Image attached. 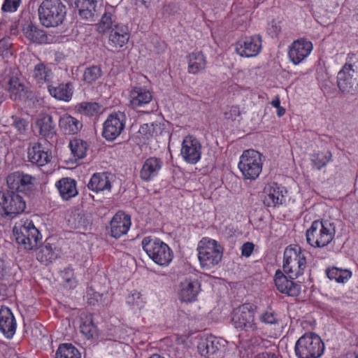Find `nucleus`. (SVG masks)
<instances>
[{"label":"nucleus","mask_w":358,"mask_h":358,"mask_svg":"<svg viewBox=\"0 0 358 358\" xmlns=\"http://www.w3.org/2000/svg\"><path fill=\"white\" fill-rule=\"evenodd\" d=\"M26 203L23 198L14 192L0 191V215L13 217L24 212Z\"/></svg>","instance_id":"obj_9"},{"label":"nucleus","mask_w":358,"mask_h":358,"mask_svg":"<svg viewBox=\"0 0 358 358\" xmlns=\"http://www.w3.org/2000/svg\"><path fill=\"white\" fill-rule=\"evenodd\" d=\"M141 245L149 258L160 266H168L173 260L172 250L159 238L152 236H145L141 241Z\"/></svg>","instance_id":"obj_2"},{"label":"nucleus","mask_w":358,"mask_h":358,"mask_svg":"<svg viewBox=\"0 0 358 358\" xmlns=\"http://www.w3.org/2000/svg\"><path fill=\"white\" fill-rule=\"evenodd\" d=\"M115 8L113 6L105 8L103 14L101 16L100 22L97 24V29L99 32H105L111 29L114 22Z\"/></svg>","instance_id":"obj_39"},{"label":"nucleus","mask_w":358,"mask_h":358,"mask_svg":"<svg viewBox=\"0 0 358 358\" xmlns=\"http://www.w3.org/2000/svg\"><path fill=\"white\" fill-rule=\"evenodd\" d=\"M76 181L71 178H63L56 182L55 186L63 200L68 201L78 194Z\"/></svg>","instance_id":"obj_31"},{"label":"nucleus","mask_w":358,"mask_h":358,"mask_svg":"<svg viewBox=\"0 0 358 358\" xmlns=\"http://www.w3.org/2000/svg\"><path fill=\"white\" fill-rule=\"evenodd\" d=\"M69 148L75 160L83 159L86 157L88 145L86 141L80 138H73L69 142Z\"/></svg>","instance_id":"obj_38"},{"label":"nucleus","mask_w":358,"mask_h":358,"mask_svg":"<svg viewBox=\"0 0 358 358\" xmlns=\"http://www.w3.org/2000/svg\"><path fill=\"white\" fill-rule=\"evenodd\" d=\"M113 178V175L108 172L95 173L91 176L87 187L96 194L109 193L112 189Z\"/></svg>","instance_id":"obj_18"},{"label":"nucleus","mask_w":358,"mask_h":358,"mask_svg":"<svg viewBox=\"0 0 358 358\" xmlns=\"http://www.w3.org/2000/svg\"><path fill=\"white\" fill-rule=\"evenodd\" d=\"M38 17L45 27H56L62 24L66 15V7L61 0H44L39 6Z\"/></svg>","instance_id":"obj_3"},{"label":"nucleus","mask_w":358,"mask_h":358,"mask_svg":"<svg viewBox=\"0 0 358 358\" xmlns=\"http://www.w3.org/2000/svg\"><path fill=\"white\" fill-rule=\"evenodd\" d=\"M258 318L262 323L266 325H278L280 321L278 315L271 307H268L262 311Z\"/></svg>","instance_id":"obj_42"},{"label":"nucleus","mask_w":358,"mask_h":358,"mask_svg":"<svg viewBox=\"0 0 358 358\" xmlns=\"http://www.w3.org/2000/svg\"><path fill=\"white\" fill-rule=\"evenodd\" d=\"M20 3L21 0H4L1 10L3 12H15L20 6Z\"/></svg>","instance_id":"obj_53"},{"label":"nucleus","mask_w":358,"mask_h":358,"mask_svg":"<svg viewBox=\"0 0 358 358\" xmlns=\"http://www.w3.org/2000/svg\"><path fill=\"white\" fill-rule=\"evenodd\" d=\"M222 257V251L203 252V268H209L217 264Z\"/></svg>","instance_id":"obj_46"},{"label":"nucleus","mask_w":358,"mask_h":358,"mask_svg":"<svg viewBox=\"0 0 358 358\" xmlns=\"http://www.w3.org/2000/svg\"><path fill=\"white\" fill-rule=\"evenodd\" d=\"M32 76L38 84L50 83L52 78L51 69L45 63L39 62L34 66Z\"/></svg>","instance_id":"obj_35"},{"label":"nucleus","mask_w":358,"mask_h":358,"mask_svg":"<svg viewBox=\"0 0 358 358\" xmlns=\"http://www.w3.org/2000/svg\"><path fill=\"white\" fill-rule=\"evenodd\" d=\"M6 182L13 192L28 194L34 189L36 178L23 171H15L7 176Z\"/></svg>","instance_id":"obj_11"},{"label":"nucleus","mask_w":358,"mask_h":358,"mask_svg":"<svg viewBox=\"0 0 358 358\" xmlns=\"http://www.w3.org/2000/svg\"><path fill=\"white\" fill-rule=\"evenodd\" d=\"M36 127L41 136L48 139H53L57 135L56 125L50 115H43L36 120Z\"/></svg>","instance_id":"obj_29"},{"label":"nucleus","mask_w":358,"mask_h":358,"mask_svg":"<svg viewBox=\"0 0 358 358\" xmlns=\"http://www.w3.org/2000/svg\"><path fill=\"white\" fill-rule=\"evenodd\" d=\"M27 158L28 162L41 168L50 163L52 157V152L46 150L42 144L35 143L28 148Z\"/></svg>","instance_id":"obj_19"},{"label":"nucleus","mask_w":358,"mask_h":358,"mask_svg":"<svg viewBox=\"0 0 358 358\" xmlns=\"http://www.w3.org/2000/svg\"><path fill=\"white\" fill-rule=\"evenodd\" d=\"M285 113V109L280 106V108H277V115L278 117H282Z\"/></svg>","instance_id":"obj_59"},{"label":"nucleus","mask_w":358,"mask_h":358,"mask_svg":"<svg viewBox=\"0 0 358 358\" xmlns=\"http://www.w3.org/2000/svg\"><path fill=\"white\" fill-rule=\"evenodd\" d=\"M211 251H222L220 245L215 240L203 238V252L210 253Z\"/></svg>","instance_id":"obj_52"},{"label":"nucleus","mask_w":358,"mask_h":358,"mask_svg":"<svg viewBox=\"0 0 358 358\" xmlns=\"http://www.w3.org/2000/svg\"><path fill=\"white\" fill-rule=\"evenodd\" d=\"M188 71L190 73H197L201 70V53H191L188 56Z\"/></svg>","instance_id":"obj_48"},{"label":"nucleus","mask_w":358,"mask_h":358,"mask_svg":"<svg viewBox=\"0 0 358 358\" xmlns=\"http://www.w3.org/2000/svg\"><path fill=\"white\" fill-rule=\"evenodd\" d=\"M13 235L16 242L30 250L36 247L41 239V234L32 220H21L13 227Z\"/></svg>","instance_id":"obj_4"},{"label":"nucleus","mask_w":358,"mask_h":358,"mask_svg":"<svg viewBox=\"0 0 358 358\" xmlns=\"http://www.w3.org/2000/svg\"><path fill=\"white\" fill-rule=\"evenodd\" d=\"M224 341L213 335L207 336L203 343V353L206 358H222L224 350Z\"/></svg>","instance_id":"obj_26"},{"label":"nucleus","mask_w":358,"mask_h":358,"mask_svg":"<svg viewBox=\"0 0 358 358\" xmlns=\"http://www.w3.org/2000/svg\"><path fill=\"white\" fill-rule=\"evenodd\" d=\"M126 116L124 113L114 112L110 114L103 124L102 136L109 141L116 139L124 130Z\"/></svg>","instance_id":"obj_10"},{"label":"nucleus","mask_w":358,"mask_h":358,"mask_svg":"<svg viewBox=\"0 0 358 358\" xmlns=\"http://www.w3.org/2000/svg\"><path fill=\"white\" fill-rule=\"evenodd\" d=\"M62 253L59 240L56 237H48L44 244L39 248L36 253V259L38 262L45 265L57 259Z\"/></svg>","instance_id":"obj_12"},{"label":"nucleus","mask_w":358,"mask_h":358,"mask_svg":"<svg viewBox=\"0 0 358 358\" xmlns=\"http://www.w3.org/2000/svg\"><path fill=\"white\" fill-rule=\"evenodd\" d=\"M333 159V155L329 150L318 151L311 155L310 162L313 167L321 170Z\"/></svg>","instance_id":"obj_36"},{"label":"nucleus","mask_w":358,"mask_h":358,"mask_svg":"<svg viewBox=\"0 0 358 358\" xmlns=\"http://www.w3.org/2000/svg\"><path fill=\"white\" fill-rule=\"evenodd\" d=\"M17 322L11 310L5 306L0 307V331L8 339L14 336Z\"/></svg>","instance_id":"obj_21"},{"label":"nucleus","mask_w":358,"mask_h":358,"mask_svg":"<svg viewBox=\"0 0 358 358\" xmlns=\"http://www.w3.org/2000/svg\"><path fill=\"white\" fill-rule=\"evenodd\" d=\"M274 282L277 289L289 296H297L301 292V285L288 280L283 273L278 270L275 272Z\"/></svg>","instance_id":"obj_25"},{"label":"nucleus","mask_w":358,"mask_h":358,"mask_svg":"<svg viewBox=\"0 0 358 358\" xmlns=\"http://www.w3.org/2000/svg\"><path fill=\"white\" fill-rule=\"evenodd\" d=\"M257 309V306L251 303H245L235 308L232 317L234 327L248 332L257 331L258 324L255 320Z\"/></svg>","instance_id":"obj_8"},{"label":"nucleus","mask_w":358,"mask_h":358,"mask_svg":"<svg viewBox=\"0 0 358 358\" xmlns=\"http://www.w3.org/2000/svg\"><path fill=\"white\" fill-rule=\"evenodd\" d=\"M99 109L100 106L96 102H83L78 106V112L89 117L96 115L99 113Z\"/></svg>","instance_id":"obj_47"},{"label":"nucleus","mask_w":358,"mask_h":358,"mask_svg":"<svg viewBox=\"0 0 358 358\" xmlns=\"http://www.w3.org/2000/svg\"><path fill=\"white\" fill-rule=\"evenodd\" d=\"M262 37L253 35L240 38L236 43V51L241 57H255L262 50Z\"/></svg>","instance_id":"obj_13"},{"label":"nucleus","mask_w":358,"mask_h":358,"mask_svg":"<svg viewBox=\"0 0 358 358\" xmlns=\"http://www.w3.org/2000/svg\"><path fill=\"white\" fill-rule=\"evenodd\" d=\"M128 97L130 106L136 108L148 105L152 99V94L145 87L134 85L131 86Z\"/></svg>","instance_id":"obj_23"},{"label":"nucleus","mask_w":358,"mask_h":358,"mask_svg":"<svg viewBox=\"0 0 358 358\" xmlns=\"http://www.w3.org/2000/svg\"><path fill=\"white\" fill-rule=\"evenodd\" d=\"M254 358H278V356L271 352H263L258 353Z\"/></svg>","instance_id":"obj_56"},{"label":"nucleus","mask_w":358,"mask_h":358,"mask_svg":"<svg viewBox=\"0 0 358 358\" xmlns=\"http://www.w3.org/2000/svg\"><path fill=\"white\" fill-rule=\"evenodd\" d=\"M181 155L187 162L196 164L201 157L199 142L192 136H186L182 143Z\"/></svg>","instance_id":"obj_20"},{"label":"nucleus","mask_w":358,"mask_h":358,"mask_svg":"<svg viewBox=\"0 0 358 358\" xmlns=\"http://www.w3.org/2000/svg\"><path fill=\"white\" fill-rule=\"evenodd\" d=\"M357 358H358V355H357Z\"/></svg>","instance_id":"obj_63"},{"label":"nucleus","mask_w":358,"mask_h":358,"mask_svg":"<svg viewBox=\"0 0 358 358\" xmlns=\"http://www.w3.org/2000/svg\"><path fill=\"white\" fill-rule=\"evenodd\" d=\"M355 70L352 65L346 63L342 69L338 72L337 76L338 86L344 93H353L356 90V86L358 84L356 79L353 78Z\"/></svg>","instance_id":"obj_22"},{"label":"nucleus","mask_w":358,"mask_h":358,"mask_svg":"<svg viewBox=\"0 0 358 358\" xmlns=\"http://www.w3.org/2000/svg\"><path fill=\"white\" fill-rule=\"evenodd\" d=\"M254 248L255 245L251 242L244 243L241 248V255L245 257H249L252 255Z\"/></svg>","instance_id":"obj_54"},{"label":"nucleus","mask_w":358,"mask_h":358,"mask_svg":"<svg viewBox=\"0 0 358 358\" xmlns=\"http://www.w3.org/2000/svg\"><path fill=\"white\" fill-rule=\"evenodd\" d=\"M294 350L298 358H319L324 353V344L320 336L308 333L298 339Z\"/></svg>","instance_id":"obj_6"},{"label":"nucleus","mask_w":358,"mask_h":358,"mask_svg":"<svg viewBox=\"0 0 358 358\" xmlns=\"http://www.w3.org/2000/svg\"><path fill=\"white\" fill-rule=\"evenodd\" d=\"M306 259L298 245L287 247L283 255V271L289 278L296 279L303 273Z\"/></svg>","instance_id":"obj_5"},{"label":"nucleus","mask_w":358,"mask_h":358,"mask_svg":"<svg viewBox=\"0 0 358 358\" xmlns=\"http://www.w3.org/2000/svg\"><path fill=\"white\" fill-rule=\"evenodd\" d=\"M342 358H357V354L355 352H348Z\"/></svg>","instance_id":"obj_60"},{"label":"nucleus","mask_w":358,"mask_h":358,"mask_svg":"<svg viewBox=\"0 0 358 358\" xmlns=\"http://www.w3.org/2000/svg\"><path fill=\"white\" fill-rule=\"evenodd\" d=\"M271 104L275 107V108H280V98L278 96H276L275 98L272 100V101L271 102Z\"/></svg>","instance_id":"obj_58"},{"label":"nucleus","mask_w":358,"mask_h":358,"mask_svg":"<svg viewBox=\"0 0 358 358\" xmlns=\"http://www.w3.org/2000/svg\"><path fill=\"white\" fill-rule=\"evenodd\" d=\"M80 331L87 340L97 337L99 329L94 323L92 314L87 313L81 315Z\"/></svg>","instance_id":"obj_34"},{"label":"nucleus","mask_w":358,"mask_h":358,"mask_svg":"<svg viewBox=\"0 0 358 358\" xmlns=\"http://www.w3.org/2000/svg\"><path fill=\"white\" fill-rule=\"evenodd\" d=\"M59 127L65 135L78 134L83 127L82 122L68 113L62 115L59 120Z\"/></svg>","instance_id":"obj_30"},{"label":"nucleus","mask_w":358,"mask_h":358,"mask_svg":"<svg viewBox=\"0 0 358 358\" xmlns=\"http://www.w3.org/2000/svg\"><path fill=\"white\" fill-rule=\"evenodd\" d=\"M24 31L26 37L33 43H42L47 38V36L44 34L43 31L39 29L34 24H29L24 29Z\"/></svg>","instance_id":"obj_40"},{"label":"nucleus","mask_w":358,"mask_h":358,"mask_svg":"<svg viewBox=\"0 0 358 358\" xmlns=\"http://www.w3.org/2000/svg\"><path fill=\"white\" fill-rule=\"evenodd\" d=\"M148 358H164L159 354H153L150 355Z\"/></svg>","instance_id":"obj_61"},{"label":"nucleus","mask_w":358,"mask_h":358,"mask_svg":"<svg viewBox=\"0 0 358 358\" xmlns=\"http://www.w3.org/2000/svg\"><path fill=\"white\" fill-rule=\"evenodd\" d=\"M163 166L164 162L162 158L149 157L143 162L139 171L140 179L145 182L153 181L159 176Z\"/></svg>","instance_id":"obj_15"},{"label":"nucleus","mask_w":358,"mask_h":358,"mask_svg":"<svg viewBox=\"0 0 358 358\" xmlns=\"http://www.w3.org/2000/svg\"><path fill=\"white\" fill-rule=\"evenodd\" d=\"M131 38V32L127 25L119 23L113 26L108 34V43L110 47L117 50L124 48Z\"/></svg>","instance_id":"obj_17"},{"label":"nucleus","mask_w":358,"mask_h":358,"mask_svg":"<svg viewBox=\"0 0 358 358\" xmlns=\"http://www.w3.org/2000/svg\"><path fill=\"white\" fill-rule=\"evenodd\" d=\"M11 125L15 129L17 134L22 136H26L29 127V122L27 119L17 115H13L11 116Z\"/></svg>","instance_id":"obj_45"},{"label":"nucleus","mask_w":358,"mask_h":358,"mask_svg":"<svg viewBox=\"0 0 358 358\" xmlns=\"http://www.w3.org/2000/svg\"><path fill=\"white\" fill-rule=\"evenodd\" d=\"M263 202L266 207H277L282 204L285 196L281 187L274 182L267 183L263 190Z\"/></svg>","instance_id":"obj_24"},{"label":"nucleus","mask_w":358,"mask_h":358,"mask_svg":"<svg viewBox=\"0 0 358 358\" xmlns=\"http://www.w3.org/2000/svg\"><path fill=\"white\" fill-rule=\"evenodd\" d=\"M355 55L354 53H349L348 55V59H350V60H352V57L355 56Z\"/></svg>","instance_id":"obj_62"},{"label":"nucleus","mask_w":358,"mask_h":358,"mask_svg":"<svg viewBox=\"0 0 358 358\" xmlns=\"http://www.w3.org/2000/svg\"><path fill=\"white\" fill-rule=\"evenodd\" d=\"M6 90L12 100L22 101L27 97L26 87L17 77L10 78Z\"/></svg>","instance_id":"obj_32"},{"label":"nucleus","mask_w":358,"mask_h":358,"mask_svg":"<svg viewBox=\"0 0 358 358\" xmlns=\"http://www.w3.org/2000/svg\"><path fill=\"white\" fill-rule=\"evenodd\" d=\"M63 280L69 288L73 289L77 286V280L74 273V269L71 265H69L61 273Z\"/></svg>","instance_id":"obj_49"},{"label":"nucleus","mask_w":358,"mask_h":358,"mask_svg":"<svg viewBox=\"0 0 358 358\" xmlns=\"http://www.w3.org/2000/svg\"><path fill=\"white\" fill-rule=\"evenodd\" d=\"M196 251H197L198 260L200 262V264H201V259H202V257H201V241L198 242Z\"/></svg>","instance_id":"obj_57"},{"label":"nucleus","mask_w":358,"mask_h":358,"mask_svg":"<svg viewBox=\"0 0 358 358\" xmlns=\"http://www.w3.org/2000/svg\"><path fill=\"white\" fill-rule=\"evenodd\" d=\"M50 94L59 101L69 102L73 96V88L71 83H60L57 87H48Z\"/></svg>","instance_id":"obj_33"},{"label":"nucleus","mask_w":358,"mask_h":358,"mask_svg":"<svg viewBox=\"0 0 358 358\" xmlns=\"http://www.w3.org/2000/svg\"><path fill=\"white\" fill-rule=\"evenodd\" d=\"M335 233L334 227L327 220H315L306 231V243L313 248H324L332 242Z\"/></svg>","instance_id":"obj_1"},{"label":"nucleus","mask_w":358,"mask_h":358,"mask_svg":"<svg viewBox=\"0 0 358 358\" xmlns=\"http://www.w3.org/2000/svg\"><path fill=\"white\" fill-rule=\"evenodd\" d=\"M327 275L330 280H335L338 282H345L348 280L352 273L347 269H340L336 267L328 268L326 271Z\"/></svg>","instance_id":"obj_44"},{"label":"nucleus","mask_w":358,"mask_h":358,"mask_svg":"<svg viewBox=\"0 0 358 358\" xmlns=\"http://www.w3.org/2000/svg\"><path fill=\"white\" fill-rule=\"evenodd\" d=\"M159 125L157 123L143 124L139 129V133L144 136L146 139H149L153 136H156L158 134L157 128Z\"/></svg>","instance_id":"obj_50"},{"label":"nucleus","mask_w":358,"mask_h":358,"mask_svg":"<svg viewBox=\"0 0 358 358\" xmlns=\"http://www.w3.org/2000/svg\"><path fill=\"white\" fill-rule=\"evenodd\" d=\"M102 76L100 66L92 65L85 69L83 73V80L87 84L96 83Z\"/></svg>","instance_id":"obj_43"},{"label":"nucleus","mask_w":358,"mask_h":358,"mask_svg":"<svg viewBox=\"0 0 358 358\" xmlns=\"http://www.w3.org/2000/svg\"><path fill=\"white\" fill-rule=\"evenodd\" d=\"M55 358H82L81 353L78 349L72 343H61L58 346Z\"/></svg>","instance_id":"obj_37"},{"label":"nucleus","mask_w":358,"mask_h":358,"mask_svg":"<svg viewBox=\"0 0 358 358\" xmlns=\"http://www.w3.org/2000/svg\"><path fill=\"white\" fill-rule=\"evenodd\" d=\"M131 226V216L122 211H118L110 222L109 234L111 237L118 239L128 233Z\"/></svg>","instance_id":"obj_16"},{"label":"nucleus","mask_w":358,"mask_h":358,"mask_svg":"<svg viewBox=\"0 0 358 358\" xmlns=\"http://www.w3.org/2000/svg\"><path fill=\"white\" fill-rule=\"evenodd\" d=\"M313 48L311 41L300 38L294 41L289 46L288 57L294 64H299L310 54Z\"/></svg>","instance_id":"obj_14"},{"label":"nucleus","mask_w":358,"mask_h":358,"mask_svg":"<svg viewBox=\"0 0 358 358\" xmlns=\"http://www.w3.org/2000/svg\"><path fill=\"white\" fill-rule=\"evenodd\" d=\"M224 119L235 121L241 116V110L238 106H228L224 110Z\"/></svg>","instance_id":"obj_51"},{"label":"nucleus","mask_w":358,"mask_h":358,"mask_svg":"<svg viewBox=\"0 0 358 358\" xmlns=\"http://www.w3.org/2000/svg\"><path fill=\"white\" fill-rule=\"evenodd\" d=\"M76 7L83 19L94 22L99 16L96 0H78Z\"/></svg>","instance_id":"obj_28"},{"label":"nucleus","mask_w":358,"mask_h":358,"mask_svg":"<svg viewBox=\"0 0 358 358\" xmlns=\"http://www.w3.org/2000/svg\"><path fill=\"white\" fill-rule=\"evenodd\" d=\"M127 304L134 310H141L144 308L145 300L140 292L133 290L126 298Z\"/></svg>","instance_id":"obj_41"},{"label":"nucleus","mask_w":358,"mask_h":358,"mask_svg":"<svg viewBox=\"0 0 358 358\" xmlns=\"http://www.w3.org/2000/svg\"><path fill=\"white\" fill-rule=\"evenodd\" d=\"M269 30L275 36H278L281 31V27L278 22L273 20L271 22V27L269 28Z\"/></svg>","instance_id":"obj_55"},{"label":"nucleus","mask_w":358,"mask_h":358,"mask_svg":"<svg viewBox=\"0 0 358 358\" xmlns=\"http://www.w3.org/2000/svg\"><path fill=\"white\" fill-rule=\"evenodd\" d=\"M201 290V284L198 280L186 279L180 284L178 294L181 301H194Z\"/></svg>","instance_id":"obj_27"},{"label":"nucleus","mask_w":358,"mask_h":358,"mask_svg":"<svg viewBox=\"0 0 358 358\" xmlns=\"http://www.w3.org/2000/svg\"><path fill=\"white\" fill-rule=\"evenodd\" d=\"M262 154L253 149L244 150L240 157L238 167L243 178L256 180L262 171Z\"/></svg>","instance_id":"obj_7"}]
</instances>
